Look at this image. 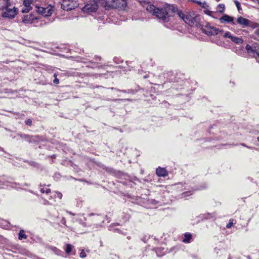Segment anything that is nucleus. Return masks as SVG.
<instances>
[{
  "label": "nucleus",
  "instance_id": "1",
  "mask_svg": "<svg viewBox=\"0 0 259 259\" xmlns=\"http://www.w3.org/2000/svg\"><path fill=\"white\" fill-rule=\"evenodd\" d=\"M147 10L153 15H155L158 19L163 22H166L169 20L170 12L174 11V7L168 6L161 9L156 8L153 5L148 6Z\"/></svg>",
  "mask_w": 259,
  "mask_h": 259
},
{
  "label": "nucleus",
  "instance_id": "2",
  "mask_svg": "<svg viewBox=\"0 0 259 259\" xmlns=\"http://www.w3.org/2000/svg\"><path fill=\"white\" fill-rule=\"evenodd\" d=\"M177 14L180 18L189 25H196L198 22V16L194 12L188 13L179 10L177 11Z\"/></svg>",
  "mask_w": 259,
  "mask_h": 259
},
{
  "label": "nucleus",
  "instance_id": "3",
  "mask_svg": "<svg viewBox=\"0 0 259 259\" xmlns=\"http://www.w3.org/2000/svg\"><path fill=\"white\" fill-rule=\"evenodd\" d=\"M98 8V5L95 0L90 1L82 8V11L85 13L96 12Z\"/></svg>",
  "mask_w": 259,
  "mask_h": 259
},
{
  "label": "nucleus",
  "instance_id": "4",
  "mask_svg": "<svg viewBox=\"0 0 259 259\" xmlns=\"http://www.w3.org/2000/svg\"><path fill=\"white\" fill-rule=\"evenodd\" d=\"M11 5H9L5 9L6 10L2 13V17L8 19H13L17 14V9L15 7L10 8Z\"/></svg>",
  "mask_w": 259,
  "mask_h": 259
},
{
  "label": "nucleus",
  "instance_id": "5",
  "mask_svg": "<svg viewBox=\"0 0 259 259\" xmlns=\"http://www.w3.org/2000/svg\"><path fill=\"white\" fill-rule=\"evenodd\" d=\"M77 5V3L73 0H62L61 2L62 9L67 11L75 9Z\"/></svg>",
  "mask_w": 259,
  "mask_h": 259
},
{
  "label": "nucleus",
  "instance_id": "6",
  "mask_svg": "<svg viewBox=\"0 0 259 259\" xmlns=\"http://www.w3.org/2000/svg\"><path fill=\"white\" fill-rule=\"evenodd\" d=\"M203 31L208 35H215L223 32V29H219L211 25H207L203 28Z\"/></svg>",
  "mask_w": 259,
  "mask_h": 259
},
{
  "label": "nucleus",
  "instance_id": "7",
  "mask_svg": "<svg viewBox=\"0 0 259 259\" xmlns=\"http://www.w3.org/2000/svg\"><path fill=\"white\" fill-rule=\"evenodd\" d=\"M246 50L247 53L253 57H259V46L256 44H253L252 46L247 45Z\"/></svg>",
  "mask_w": 259,
  "mask_h": 259
},
{
  "label": "nucleus",
  "instance_id": "8",
  "mask_svg": "<svg viewBox=\"0 0 259 259\" xmlns=\"http://www.w3.org/2000/svg\"><path fill=\"white\" fill-rule=\"evenodd\" d=\"M223 37L224 38H230L232 42L237 45L241 44L243 42V40L241 37H237L235 36H233L229 31L226 32L224 33Z\"/></svg>",
  "mask_w": 259,
  "mask_h": 259
},
{
  "label": "nucleus",
  "instance_id": "9",
  "mask_svg": "<svg viewBox=\"0 0 259 259\" xmlns=\"http://www.w3.org/2000/svg\"><path fill=\"white\" fill-rule=\"evenodd\" d=\"M236 24H238L242 28H246L249 26L250 21L242 16L238 17L236 20Z\"/></svg>",
  "mask_w": 259,
  "mask_h": 259
},
{
  "label": "nucleus",
  "instance_id": "10",
  "mask_svg": "<svg viewBox=\"0 0 259 259\" xmlns=\"http://www.w3.org/2000/svg\"><path fill=\"white\" fill-rule=\"evenodd\" d=\"M219 20L221 23H230L232 25H236L234 18L227 14L224 15Z\"/></svg>",
  "mask_w": 259,
  "mask_h": 259
},
{
  "label": "nucleus",
  "instance_id": "11",
  "mask_svg": "<svg viewBox=\"0 0 259 259\" xmlns=\"http://www.w3.org/2000/svg\"><path fill=\"white\" fill-rule=\"evenodd\" d=\"M52 9L51 8L38 7L37 12L45 17L50 16L52 14Z\"/></svg>",
  "mask_w": 259,
  "mask_h": 259
},
{
  "label": "nucleus",
  "instance_id": "12",
  "mask_svg": "<svg viewBox=\"0 0 259 259\" xmlns=\"http://www.w3.org/2000/svg\"><path fill=\"white\" fill-rule=\"evenodd\" d=\"M156 172L159 177H165L168 175L167 171L165 168L160 167L156 169Z\"/></svg>",
  "mask_w": 259,
  "mask_h": 259
},
{
  "label": "nucleus",
  "instance_id": "13",
  "mask_svg": "<svg viewBox=\"0 0 259 259\" xmlns=\"http://www.w3.org/2000/svg\"><path fill=\"white\" fill-rule=\"evenodd\" d=\"M10 5L9 0H0V9H5Z\"/></svg>",
  "mask_w": 259,
  "mask_h": 259
},
{
  "label": "nucleus",
  "instance_id": "14",
  "mask_svg": "<svg viewBox=\"0 0 259 259\" xmlns=\"http://www.w3.org/2000/svg\"><path fill=\"white\" fill-rule=\"evenodd\" d=\"M192 238V235L190 233H185L184 234V238L183 239V242L186 243L190 242Z\"/></svg>",
  "mask_w": 259,
  "mask_h": 259
},
{
  "label": "nucleus",
  "instance_id": "15",
  "mask_svg": "<svg viewBox=\"0 0 259 259\" xmlns=\"http://www.w3.org/2000/svg\"><path fill=\"white\" fill-rule=\"evenodd\" d=\"M18 235V238L19 240L26 239L27 238V236L25 234L23 230H21Z\"/></svg>",
  "mask_w": 259,
  "mask_h": 259
},
{
  "label": "nucleus",
  "instance_id": "16",
  "mask_svg": "<svg viewBox=\"0 0 259 259\" xmlns=\"http://www.w3.org/2000/svg\"><path fill=\"white\" fill-rule=\"evenodd\" d=\"M225 8V6L224 4H219L216 8L217 11L218 12L222 13L224 12Z\"/></svg>",
  "mask_w": 259,
  "mask_h": 259
},
{
  "label": "nucleus",
  "instance_id": "17",
  "mask_svg": "<svg viewBox=\"0 0 259 259\" xmlns=\"http://www.w3.org/2000/svg\"><path fill=\"white\" fill-rule=\"evenodd\" d=\"M32 2V0H24L23 4L26 8H31V4Z\"/></svg>",
  "mask_w": 259,
  "mask_h": 259
},
{
  "label": "nucleus",
  "instance_id": "18",
  "mask_svg": "<svg viewBox=\"0 0 259 259\" xmlns=\"http://www.w3.org/2000/svg\"><path fill=\"white\" fill-rule=\"evenodd\" d=\"M72 246L71 244H66V248L65 249L66 253L67 254L69 253L72 251Z\"/></svg>",
  "mask_w": 259,
  "mask_h": 259
},
{
  "label": "nucleus",
  "instance_id": "19",
  "mask_svg": "<svg viewBox=\"0 0 259 259\" xmlns=\"http://www.w3.org/2000/svg\"><path fill=\"white\" fill-rule=\"evenodd\" d=\"M53 196L55 197H58L60 199H61L62 198V194L60 192H54V195H53Z\"/></svg>",
  "mask_w": 259,
  "mask_h": 259
},
{
  "label": "nucleus",
  "instance_id": "20",
  "mask_svg": "<svg viewBox=\"0 0 259 259\" xmlns=\"http://www.w3.org/2000/svg\"><path fill=\"white\" fill-rule=\"evenodd\" d=\"M40 191L42 193H46V194H48L51 192V190L50 189L47 188H41Z\"/></svg>",
  "mask_w": 259,
  "mask_h": 259
},
{
  "label": "nucleus",
  "instance_id": "21",
  "mask_svg": "<svg viewBox=\"0 0 259 259\" xmlns=\"http://www.w3.org/2000/svg\"><path fill=\"white\" fill-rule=\"evenodd\" d=\"M233 224V220L230 219L229 220V223L227 224V225H226V227L227 228H230L232 226Z\"/></svg>",
  "mask_w": 259,
  "mask_h": 259
},
{
  "label": "nucleus",
  "instance_id": "22",
  "mask_svg": "<svg viewBox=\"0 0 259 259\" xmlns=\"http://www.w3.org/2000/svg\"><path fill=\"white\" fill-rule=\"evenodd\" d=\"M79 256L81 258H84L86 256V253L84 252V250H82L81 252L80 253Z\"/></svg>",
  "mask_w": 259,
  "mask_h": 259
},
{
  "label": "nucleus",
  "instance_id": "23",
  "mask_svg": "<svg viewBox=\"0 0 259 259\" xmlns=\"http://www.w3.org/2000/svg\"><path fill=\"white\" fill-rule=\"evenodd\" d=\"M26 124L28 125H31L32 124V120L30 119H28L25 121Z\"/></svg>",
  "mask_w": 259,
  "mask_h": 259
},
{
  "label": "nucleus",
  "instance_id": "24",
  "mask_svg": "<svg viewBox=\"0 0 259 259\" xmlns=\"http://www.w3.org/2000/svg\"><path fill=\"white\" fill-rule=\"evenodd\" d=\"M31 9V8H26L22 10L23 13H28L30 10Z\"/></svg>",
  "mask_w": 259,
  "mask_h": 259
},
{
  "label": "nucleus",
  "instance_id": "25",
  "mask_svg": "<svg viewBox=\"0 0 259 259\" xmlns=\"http://www.w3.org/2000/svg\"><path fill=\"white\" fill-rule=\"evenodd\" d=\"M44 202L43 204L44 205H49L51 204V203L49 202L48 200H47L46 198L43 199Z\"/></svg>",
  "mask_w": 259,
  "mask_h": 259
},
{
  "label": "nucleus",
  "instance_id": "26",
  "mask_svg": "<svg viewBox=\"0 0 259 259\" xmlns=\"http://www.w3.org/2000/svg\"><path fill=\"white\" fill-rule=\"evenodd\" d=\"M190 192H184L183 193H182V197H186V196L189 195H191V194H188V195H187V193H190Z\"/></svg>",
  "mask_w": 259,
  "mask_h": 259
},
{
  "label": "nucleus",
  "instance_id": "27",
  "mask_svg": "<svg viewBox=\"0 0 259 259\" xmlns=\"http://www.w3.org/2000/svg\"><path fill=\"white\" fill-rule=\"evenodd\" d=\"M53 82L55 83V84H59V79L57 78H56L54 79V80H53Z\"/></svg>",
  "mask_w": 259,
  "mask_h": 259
},
{
  "label": "nucleus",
  "instance_id": "28",
  "mask_svg": "<svg viewBox=\"0 0 259 259\" xmlns=\"http://www.w3.org/2000/svg\"><path fill=\"white\" fill-rule=\"evenodd\" d=\"M235 3L236 7L238 8V10H239L240 9V7L239 3L238 2H237V1L235 2Z\"/></svg>",
  "mask_w": 259,
  "mask_h": 259
},
{
  "label": "nucleus",
  "instance_id": "29",
  "mask_svg": "<svg viewBox=\"0 0 259 259\" xmlns=\"http://www.w3.org/2000/svg\"><path fill=\"white\" fill-rule=\"evenodd\" d=\"M241 145H242V146H244V147H247V148H250V149H251V147H248V146H246L245 144H243V143H241Z\"/></svg>",
  "mask_w": 259,
  "mask_h": 259
},
{
  "label": "nucleus",
  "instance_id": "30",
  "mask_svg": "<svg viewBox=\"0 0 259 259\" xmlns=\"http://www.w3.org/2000/svg\"><path fill=\"white\" fill-rule=\"evenodd\" d=\"M159 250V248L156 249V253L157 254V255H158V256H161V254H158V252Z\"/></svg>",
  "mask_w": 259,
  "mask_h": 259
},
{
  "label": "nucleus",
  "instance_id": "31",
  "mask_svg": "<svg viewBox=\"0 0 259 259\" xmlns=\"http://www.w3.org/2000/svg\"><path fill=\"white\" fill-rule=\"evenodd\" d=\"M57 74H56V73H55V74H54V77H55V78H57Z\"/></svg>",
  "mask_w": 259,
  "mask_h": 259
},
{
  "label": "nucleus",
  "instance_id": "32",
  "mask_svg": "<svg viewBox=\"0 0 259 259\" xmlns=\"http://www.w3.org/2000/svg\"><path fill=\"white\" fill-rule=\"evenodd\" d=\"M3 149L0 147V151H3Z\"/></svg>",
  "mask_w": 259,
  "mask_h": 259
},
{
  "label": "nucleus",
  "instance_id": "33",
  "mask_svg": "<svg viewBox=\"0 0 259 259\" xmlns=\"http://www.w3.org/2000/svg\"><path fill=\"white\" fill-rule=\"evenodd\" d=\"M213 217H214V214L211 215L209 218H213Z\"/></svg>",
  "mask_w": 259,
  "mask_h": 259
},
{
  "label": "nucleus",
  "instance_id": "34",
  "mask_svg": "<svg viewBox=\"0 0 259 259\" xmlns=\"http://www.w3.org/2000/svg\"><path fill=\"white\" fill-rule=\"evenodd\" d=\"M52 197H53V196L51 195V197L49 198V199H51Z\"/></svg>",
  "mask_w": 259,
  "mask_h": 259
},
{
  "label": "nucleus",
  "instance_id": "35",
  "mask_svg": "<svg viewBox=\"0 0 259 259\" xmlns=\"http://www.w3.org/2000/svg\"><path fill=\"white\" fill-rule=\"evenodd\" d=\"M257 141L259 142V137L257 138Z\"/></svg>",
  "mask_w": 259,
  "mask_h": 259
},
{
  "label": "nucleus",
  "instance_id": "36",
  "mask_svg": "<svg viewBox=\"0 0 259 259\" xmlns=\"http://www.w3.org/2000/svg\"><path fill=\"white\" fill-rule=\"evenodd\" d=\"M217 1H219L220 0H216Z\"/></svg>",
  "mask_w": 259,
  "mask_h": 259
}]
</instances>
